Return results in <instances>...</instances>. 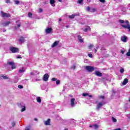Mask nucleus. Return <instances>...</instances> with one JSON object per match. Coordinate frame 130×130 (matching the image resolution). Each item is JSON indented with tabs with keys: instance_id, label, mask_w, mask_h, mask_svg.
I'll list each match as a JSON object with an SVG mask.
<instances>
[{
	"instance_id": "obj_47",
	"label": "nucleus",
	"mask_w": 130,
	"mask_h": 130,
	"mask_svg": "<svg viewBox=\"0 0 130 130\" xmlns=\"http://www.w3.org/2000/svg\"><path fill=\"white\" fill-rule=\"evenodd\" d=\"M100 98L101 99H104V96L101 95V96H100Z\"/></svg>"
},
{
	"instance_id": "obj_2",
	"label": "nucleus",
	"mask_w": 130,
	"mask_h": 130,
	"mask_svg": "<svg viewBox=\"0 0 130 130\" xmlns=\"http://www.w3.org/2000/svg\"><path fill=\"white\" fill-rule=\"evenodd\" d=\"M85 69L86 70V71L90 72H94V71H95V68H94V67L92 66H85Z\"/></svg>"
},
{
	"instance_id": "obj_34",
	"label": "nucleus",
	"mask_w": 130,
	"mask_h": 130,
	"mask_svg": "<svg viewBox=\"0 0 130 130\" xmlns=\"http://www.w3.org/2000/svg\"><path fill=\"white\" fill-rule=\"evenodd\" d=\"M119 23H120L121 24H123V23H124V20L120 19V20H119Z\"/></svg>"
},
{
	"instance_id": "obj_14",
	"label": "nucleus",
	"mask_w": 130,
	"mask_h": 130,
	"mask_svg": "<svg viewBox=\"0 0 130 130\" xmlns=\"http://www.w3.org/2000/svg\"><path fill=\"white\" fill-rule=\"evenodd\" d=\"M45 125H50V119H48L47 121H45Z\"/></svg>"
},
{
	"instance_id": "obj_36",
	"label": "nucleus",
	"mask_w": 130,
	"mask_h": 130,
	"mask_svg": "<svg viewBox=\"0 0 130 130\" xmlns=\"http://www.w3.org/2000/svg\"><path fill=\"white\" fill-rule=\"evenodd\" d=\"M124 72V69H121L120 70V73H121V74H123V72Z\"/></svg>"
},
{
	"instance_id": "obj_52",
	"label": "nucleus",
	"mask_w": 130,
	"mask_h": 130,
	"mask_svg": "<svg viewBox=\"0 0 130 130\" xmlns=\"http://www.w3.org/2000/svg\"><path fill=\"white\" fill-rule=\"evenodd\" d=\"M115 130H121V129L120 128H118L117 129H115Z\"/></svg>"
},
{
	"instance_id": "obj_28",
	"label": "nucleus",
	"mask_w": 130,
	"mask_h": 130,
	"mask_svg": "<svg viewBox=\"0 0 130 130\" xmlns=\"http://www.w3.org/2000/svg\"><path fill=\"white\" fill-rule=\"evenodd\" d=\"M76 64H74L73 65V66L71 67V69H72V70H76Z\"/></svg>"
},
{
	"instance_id": "obj_27",
	"label": "nucleus",
	"mask_w": 130,
	"mask_h": 130,
	"mask_svg": "<svg viewBox=\"0 0 130 130\" xmlns=\"http://www.w3.org/2000/svg\"><path fill=\"white\" fill-rule=\"evenodd\" d=\"M25 110H26V107L25 106V105L23 106V108L22 109H21V112H23V111H25Z\"/></svg>"
},
{
	"instance_id": "obj_15",
	"label": "nucleus",
	"mask_w": 130,
	"mask_h": 130,
	"mask_svg": "<svg viewBox=\"0 0 130 130\" xmlns=\"http://www.w3.org/2000/svg\"><path fill=\"white\" fill-rule=\"evenodd\" d=\"M87 28H84V32H88V30L91 31V27L89 26L86 25Z\"/></svg>"
},
{
	"instance_id": "obj_8",
	"label": "nucleus",
	"mask_w": 130,
	"mask_h": 130,
	"mask_svg": "<svg viewBox=\"0 0 130 130\" xmlns=\"http://www.w3.org/2000/svg\"><path fill=\"white\" fill-rule=\"evenodd\" d=\"M76 101V99L73 98L71 100V105L72 107H74L75 106V101Z\"/></svg>"
},
{
	"instance_id": "obj_48",
	"label": "nucleus",
	"mask_w": 130,
	"mask_h": 130,
	"mask_svg": "<svg viewBox=\"0 0 130 130\" xmlns=\"http://www.w3.org/2000/svg\"><path fill=\"white\" fill-rule=\"evenodd\" d=\"M39 12H40V13H42V12H43V10H42V9H40Z\"/></svg>"
},
{
	"instance_id": "obj_26",
	"label": "nucleus",
	"mask_w": 130,
	"mask_h": 130,
	"mask_svg": "<svg viewBox=\"0 0 130 130\" xmlns=\"http://www.w3.org/2000/svg\"><path fill=\"white\" fill-rule=\"evenodd\" d=\"M21 27V24H17V26H14V28L15 30H17L18 28H20Z\"/></svg>"
},
{
	"instance_id": "obj_11",
	"label": "nucleus",
	"mask_w": 130,
	"mask_h": 130,
	"mask_svg": "<svg viewBox=\"0 0 130 130\" xmlns=\"http://www.w3.org/2000/svg\"><path fill=\"white\" fill-rule=\"evenodd\" d=\"M59 43V41H55L53 43V45L52 46V47H55V46H57V45H58Z\"/></svg>"
},
{
	"instance_id": "obj_55",
	"label": "nucleus",
	"mask_w": 130,
	"mask_h": 130,
	"mask_svg": "<svg viewBox=\"0 0 130 130\" xmlns=\"http://www.w3.org/2000/svg\"><path fill=\"white\" fill-rule=\"evenodd\" d=\"M59 22H61V18L59 19Z\"/></svg>"
},
{
	"instance_id": "obj_50",
	"label": "nucleus",
	"mask_w": 130,
	"mask_h": 130,
	"mask_svg": "<svg viewBox=\"0 0 130 130\" xmlns=\"http://www.w3.org/2000/svg\"><path fill=\"white\" fill-rule=\"evenodd\" d=\"M17 58H22V57L20 56H17L16 57Z\"/></svg>"
},
{
	"instance_id": "obj_41",
	"label": "nucleus",
	"mask_w": 130,
	"mask_h": 130,
	"mask_svg": "<svg viewBox=\"0 0 130 130\" xmlns=\"http://www.w3.org/2000/svg\"><path fill=\"white\" fill-rule=\"evenodd\" d=\"M6 4H11V1L10 0H6Z\"/></svg>"
},
{
	"instance_id": "obj_7",
	"label": "nucleus",
	"mask_w": 130,
	"mask_h": 130,
	"mask_svg": "<svg viewBox=\"0 0 130 130\" xmlns=\"http://www.w3.org/2000/svg\"><path fill=\"white\" fill-rule=\"evenodd\" d=\"M102 106H103V103H99L98 104V105L96 106V109H97V110H99V109H100V108H101V107H102Z\"/></svg>"
},
{
	"instance_id": "obj_20",
	"label": "nucleus",
	"mask_w": 130,
	"mask_h": 130,
	"mask_svg": "<svg viewBox=\"0 0 130 130\" xmlns=\"http://www.w3.org/2000/svg\"><path fill=\"white\" fill-rule=\"evenodd\" d=\"M37 101L38 103H41V99L40 97L39 96L37 98Z\"/></svg>"
},
{
	"instance_id": "obj_57",
	"label": "nucleus",
	"mask_w": 130,
	"mask_h": 130,
	"mask_svg": "<svg viewBox=\"0 0 130 130\" xmlns=\"http://www.w3.org/2000/svg\"><path fill=\"white\" fill-rule=\"evenodd\" d=\"M88 96H89V97H90V98H92V95H88Z\"/></svg>"
},
{
	"instance_id": "obj_59",
	"label": "nucleus",
	"mask_w": 130,
	"mask_h": 130,
	"mask_svg": "<svg viewBox=\"0 0 130 130\" xmlns=\"http://www.w3.org/2000/svg\"><path fill=\"white\" fill-rule=\"evenodd\" d=\"M69 27H70L69 25H67V26H66V27H67V28H69Z\"/></svg>"
},
{
	"instance_id": "obj_42",
	"label": "nucleus",
	"mask_w": 130,
	"mask_h": 130,
	"mask_svg": "<svg viewBox=\"0 0 130 130\" xmlns=\"http://www.w3.org/2000/svg\"><path fill=\"white\" fill-rule=\"evenodd\" d=\"M17 105H18V106L19 107H20V108H22V105H21V103H18L17 104Z\"/></svg>"
},
{
	"instance_id": "obj_31",
	"label": "nucleus",
	"mask_w": 130,
	"mask_h": 130,
	"mask_svg": "<svg viewBox=\"0 0 130 130\" xmlns=\"http://www.w3.org/2000/svg\"><path fill=\"white\" fill-rule=\"evenodd\" d=\"M59 84H60V80H57L56 81V85H59Z\"/></svg>"
},
{
	"instance_id": "obj_24",
	"label": "nucleus",
	"mask_w": 130,
	"mask_h": 130,
	"mask_svg": "<svg viewBox=\"0 0 130 130\" xmlns=\"http://www.w3.org/2000/svg\"><path fill=\"white\" fill-rule=\"evenodd\" d=\"M112 120L113 122H116V121H117V120L115 119V118H114V117H112Z\"/></svg>"
},
{
	"instance_id": "obj_23",
	"label": "nucleus",
	"mask_w": 130,
	"mask_h": 130,
	"mask_svg": "<svg viewBox=\"0 0 130 130\" xmlns=\"http://www.w3.org/2000/svg\"><path fill=\"white\" fill-rule=\"evenodd\" d=\"M11 125L12 126V127H15V126H16V122L13 121L11 123Z\"/></svg>"
},
{
	"instance_id": "obj_35",
	"label": "nucleus",
	"mask_w": 130,
	"mask_h": 130,
	"mask_svg": "<svg viewBox=\"0 0 130 130\" xmlns=\"http://www.w3.org/2000/svg\"><path fill=\"white\" fill-rule=\"evenodd\" d=\"M82 3H83V0H78L77 1L78 4H82Z\"/></svg>"
},
{
	"instance_id": "obj_40",
	"label": "nucleus",
	"mask_w": 130,
	"mask_h": 130,
	"mask_svg": "<svg viewBox=\"0 0 130 130\" xmlns=\"http://www.w3.org/2000/svg\"><path fill=\"white\" fill-rule=\"evenodd\" d=\"M90 9H91V8H90V7L88 6V7H87V8H86L87 11V12H90Z\"/></svg>"
},
{
	"instance_id": "obj_64",
	"label": "nucleus",
	"mask_w": 130,
	"mask_h": 130,
	"mask_svg": "<svg viewBox=\"0 0 130 130\" xmlns=\"http://www.w3.org/2000/svg\"><path fill=\"white\" fill-rule=\"evenodd\" d=\"M128 101L130 102V99H129Z\"/></svg>"
},
{
	"instance_id": "obj_63",
	"label": "nucleus",
	"mask_w": 130,
	"mask_h": 130,
	"mask_svg": "<svg viewBox=\"0 0 130 130\" xmlns=\"http://www.w3.org/2000/svg\"><path fill=\"white\" fill-rule=\"evenodd\" d=\"M19 22V21H16V23H17Z\"/></svg>"
},
{
	"instance_id": "obj_62",
	"label": "nucleus",
	"mask_w": 130,
	"mask_h": 130,
	"mask_svg": "<svg viewBox=\"0 0 130 130\" xmlns=\"http://www.w3.org/2000/svg\"><path fill=\"white\" fill-rule=\"evenodd\" d=\"M6 29L3 30V32H6Z\"/></svg>"
},
{
	"instance_id": "obj_60",
	"label": "nucleus",
	"mask_w": 130,
	"mask_h": 130,
	"mask_svg": "<svg viewBox=\"0 0 130 130\" xmlns=\"http://www.w3.org/2000/svg\"><path fill=\"white\" fill-rule=\"evenodd\" d=\"M58 1H59L60 3H61V2H62L61 0H58Z\"/></svg>"
},
{
	"instance_id": "obj_4",
	"label": "nucleus",
	"mask_w": 130,
	"mask_h": 130,
	"mask_svg": "<svg viewBox=\"0 0 130 130\" xmlns=\"http://www.w3.org/2000/svg\"><path fill=\"white\" fill-rule=\"evenodd\" d=\"M1 14L3 18H10L11 17V14L10 13H6L4 11H1Z\"/></svg>"
},
{
	"instance_id": "obj_3",
	"label": "nucleus",
	"mask_w": 130,
	"mask_h": 130,
	"mask_svg": "<svg viewBox=\"0 0 130 130\" xmlns=\"http://www.w3.org/2000/svg\"><path fill=\"white\" fill-rule=\"evenodd\" d=\"M125 23H126V24H127L126 25H121V26L123 28H124V29H128L130 32V24H129V22L127 20H126Z\"/></svg>"
},
{
	"instance_id": "obj_38",
	"label": "nucleus",
	"mask_w": 130,
	"mask_h": 130,
	"mask_svg": "<svg viewBox=\"0 0 130 130\" xmlns=\"http://www.w3.org/2000/svg\"><path fill=\"white\" fill-rule=\"evenodd\" d=\"M88 56H89V57H90V58H92V57H93V54H92L91 53L88 54Z\"/></svg>"
},
{
	"instance_id": "obj_21",
	"label": "nucleus",
	"mask_w": 130,
	"mask_h": 130,
	"mask_svg": "<svg viewBox=\"0 0 130 130\" xmlns=\"http://www.w3.org/2000/svg\"><path fill=\"white\" fill-rule=\"evenodd\" d=\"M50 4L51 5H54V4H55V0H50Z\"/></svg>"
},
{
	"instance_id": "obj_10",
	"label": "nucleus",
	"mask_w": 130,
	"mask_h": 130,
	"mask_svg": "<svg viewBox=\"0 0 130 130\" xmlns=\"http://www.w3.org/2000/svg\"><path fill=\"white\" fill-rule=\"evenodd\" d=\"M121 41H122L123 42H126V40H127V38L126 37V36H122L121 38Z\"/></svg>"
},
{
	"instance_id": "obj_43",
	"label": "nucleus",
	"mask_w": 130,
	"mask_h": 130,
	"mask_svg": "<svg viewBox=\"0 0 130 130\" xmlns=\"http://www.w3.org/2000/svg\"><path fill=\"white\" fill-rule=\"evenodd\" d=\"M18 87L19 89H23V86L22 85H19Z\"/></svg>"
},
{
	"instance_id": "obj_13",
	"label": "nucleus",
	"mask_w": 130,
	"mask_h": 130,
	"mask_svg": "<svg viewBox=\"0 0 130 130\" xmlns=\"http://www.w3.org/2000/svg\"><path fill=\"white\" fill-rule=\"evenodd\" d=\"M18 41L20 42V43H24V42H25V39L24 37H21L20 39L18 40Z\"/></svg>"
},
{
	"instance_id": "obj_54",
	"label": "nucleus",
	"mask_w": 130,
	"mask_h": 130,
	"mask_svg": "<svg viewBox=\"0 0 130 130\" xmlns=\"http://www.w3.org/2000/svg\"><path fill=\"white\" fill-rule=\"evenodd\" d=\"M87 3H90L91 2V0H87Z\"/></svg>"
},
{
	"instance_id": "obj_46",
	"label": "nucleus",
	"mask_w": 130,
	"mask_h": 130,
	"mask_svg": "<svg viewBox=\"0 0 130 130\" xmlns=\"http://www.w3.org/2000/svg\"><path fill=\"white\" fill-rule=\"evenodd\" d=\"M94 126L95 127V128H98V127H99L98 125H97L96 124L94 125Z\"/></svg>"
},
{
	"instance_id": "obj_44",
	"label": "nucleus",
	"mask_w": 130,
	"mask_h": 130,
	"mask_svg": "<svg viewBox=\"0 0 130 130\" xmlns=\"http://www.w3.org/2000/svg\"><path fill=\"white\" fill-rule=\"evenodd\" d=\"M57 79L55 78H53L51 79V81H53V82H55V81H56Z\"/></svg>"
},
{
	"instance_id": "obj_37",
	"label": "nucleus",
	"mask_w": 130,
	"mask_h": 130,
	"mask_svg": "<svg viewBox=\"0 0 130 130\" xmlns=\"http://www.w3.org/2000/svg\"><path fill=\"white\" fill-rule=\"evenodd\" d=\"M15 63L13 62H8V64H10V66H13Z\"/></svg>"
},
{
	"instance_id": "obj_18",
	"label": "nucleus",
	"mask_w": 130,
	"mask_h": 130,
	"mask_svg": "<svg viewBox=\"0 0 130 130\" xmlns=\"http://www.w3.org/2000/svg\"><path fill=\"white\" fill-rule=\"evenodd\" d=\"M1 79H4V80H8V79H9V77L5 75H2L1 76Z\"/></svg>"
},
{
	"instance_id": "obj_33",
	"label": "nucleus",
	"mask_w": 130,
	"mask_h": 130,
	"mask_svg": "<svg viewBox=\"0 0 130 130\" xmlns=\"http://www.w3.org/2000/svg\"><path fill=\"white\" fill-rule=\"evenodd\" d=\"M15 5H19V4H20V1H19L18 0H16L15 1Z\"/></svg>"
},
{
	"instance_id": "obj_22",
	"label": "nucleus",
	"mask_w": 130,
	"mask_h": 130,
	"mask_svg": "<svg viewBox=\"0 0 130 130\" xmlns=\"http://www.w3.org/2000/svg\"><path fill=\"white\" fill-rule=\"evenodd\" d=\"M75 17H76V15L72 14L70 16H69L70 19H74Z\"/></svg>"
},
{
	"instance_id": "obj_51",
	"label": "nucleus",
	"mask_w": 130,
	"mask_h": 130,
	"mask_svg": "<svg viewBox=\"0 0 130 130\" xmlns=\"http://www.w3.org/2000/svg\"><path fill=\"white\" fill-rule=\"evenodd\" d=\"M30 75H31V76H34V73L30 72Z\"/></svg>"
},
{
	"instance_id": "obj_5",
	"label": "nucleus",
	"mask_w": 130,
	"mask_h": 130,
	"mask_svg": "<svg viewBox=\"0 0 130 130\" xmlns=\"http://www.w3.org/2000/svg\"><path fill=\"white\" fill-rule=\"evenodd\" d=\"M48 79H49V75H48V74H45L43 78V81L44 82H47L48 81Z\"/></svg>"
},
{
	"instance_id": "obj_39",
	"label": "nucleus",
	"mask_w": 130,
	"mask_h": 130,
	"mask_svg": "<svg viewBox=\"0 0 130 130\" xmlns=\"http://www.w3.org/2000/svg\"><path fill=\"white\" fill-rule=\"evenodd\" d=\"M127 56H130V49L129 51L126 53Z\"/></svg>"
},
{
	"instance_id": "obj_58",
	"label": "nucleus",
	"mask_w": 130,
	"mask_h": 130,
	"mask_svg": "<svg viewBox=\"0 0 130 130\" xmlns=\"http://www.w3.org/2000/svg\"><path fill=\"white\" fill-rule=\"evenodd\" d=\"M89 127H93V126H92L91 125H89Z\"/></svg>"
},
{
	"instance_id": "obj_12",
	"label": "nucleus",
	"mask_w": 130,
	"mask_h": 130,
	"mask_svg": "<svg viewBox=\"0 0 130 130\" xmlns=\"http://www.w3.org/2000/svg\"><path fill=\"white\" fill-rule=\"evenodd\" d=\"M94 74L95 76H98V77H102V73L98 71H96Z\"/></svg>"
},
{
	"instance_id": "obj_25",
	"label": "nucleus",
	"mask_w": 130,
	"mask_h": 130,
	"mask_svg": "<svg viewBox=\"0 0 130 130\" xmlns=\"http://www.w3.org/2000/svg\"><path fill=\"white\" fill-rule=\"evenodd\" d=\"M82 96H83V97H86V96H89V93H83L82 94Z\"/></svg>"
},
{
	"instance_id": "obj_30",
	"label": "nucleus",
	"mask_w": 130,
	"mask_h": 130,
	"mask_svg": "<svg viewBox=\"0 0 130 130\" xmlns=\"http://www.w3.org/2000/svg\"><path fill=\"white\" fill-rule=\"evenodd\" d=\"M92 47H94V45L93 44H90L88 46V48L89 49H91V48H92Z\"/></svg>"
},
{
	"instance_id": "obj_49",
	"label": "nucleus",
	"mask_w": 130,
	"mask_h": 130,
	"mask_svg": "<svg viewBox=\"0 0 130 130\" xmlns=\"http://www.w3.org/2000/svg\"><path fill=\"white\" fill-rule=\"evenodd\" d=\"M100 2H101V3H105V0H100Z\"/></svg>"
},
{
	"instance_id": "obj_6",
	"label": "nucleus",
	"mask_w": 130,
	"mask_h": 130,
	"mask_svg": "<svg viewBox=\"0 0 130 130\" xmlns=\"http://www.w3.org/2000/svg\"><path fill=\"white\" fill-rule=\"evenodd\" d=\"M45 32L47 34H50L52 32V29L51 28L48 27L46 28Z\"/></svg>"
},
{
	"instance_id": "obj_45",
	"label": "nucleus",
	"mask_w": 130,
	"mask_h": 130,
	"mask_svg": "<svg viewBox=\"0 0 130 130\" xmlns=\"http://www.w3.org/2000/svg\"><path fill=\"white\" fill-rule=\"evenodd\" d=\"M90 12H92V13H95V12H96V9L95 8H93L92 11Z\"/></svg>"
},
{
	"instance_id": "obj_16",
	"label": "nucleus",
	"mask_w": 130,
	"mask_h": 130,
	"mask_svg": "<svg viewBox=\"0 0 130 130\" xmlns=\"http://www.w3.org/2000/svg\"><path fill=\"white\" fill-rule=\"evenodd\" d=\"M127 83H128V79H127V78H125L122 82V85H126Z\"/></svg>"
},
{
	"instance_id": "obj_56",
	"label": "nucleus",
	"mask_w": 130,
	"mask_h": 130,
	"mask_svg": "<svg viewBox=\"0 0 130 130\" xmlns=\"http://www.w3.org/2000/svg\"><path fill=\"white\" fill-rule=\"evenodd\" d=\"M94 51H95V52H97V49H95Z\"/></svg>"
},
{
	"instance_id": "obj_61",
	"label": "nucleus",
	"mask_w": 130,
	"mask_h": 130,
	"mask_svg": "<svg viewBox=\"0 0 130 130\" xmlns=\"http://www.w3.org/2000/svg\"><path fill=\"white\" fill-rule=\"evenodd\" d=\"M25 130H30L29 128H27V129H25Z\"/></svg>"
},
{
	"instance_id": "obj_9",
	"label": "nucleus",
	"mask_w": 130,
	"mask_h": 130,
	"mask_svg": "<svg viewBox=\"0 0 130 130\" xmlns=\"http://www.w3.org/2000/svg\"><path fill=\"white\" fill-rule=\"evenodd\" d=\"M77 38L79 42H80V43H83V42H84V40H83V39L82 38V36H81L80 35H78Z\"/></svg>"
},
{
	"instance_id": "obj_32",
	"label": "nucleus",
	"mask_w": 130,
	"mask_h": 130,
	"mask_svg": "<svg viewBox=\"0 0 130 130\" xmlns=\"http://www.w3.org/2000/svg\"><path fill=\"white\" fill-rule=\"evenodd\" d=\"M11 68L12 70H15V69H16V66L15 65V63L11 66Z\"/></svg>"
},
{
	"instance_id": "obj_19",
	"label": "nucleus",
	"mask_w": 130,
	"mask_h": 130,
	"mask_svg": "<svg viewBox=\"0 0 130 130\" xmlns=\"http://www.w3.org/2000/svg\"><path fill=\"white\" fill-rule=\"evenodd\" d=\"M11 24V22L10 21H7L6 22L3 23L4 26H5V27H6V26H8V25Z\"/></svg>"
},
{
	"instance_id": "obj_53",
	"label": "nucleus",
	"mask_w": 130,
	"mask_h": 130,
	"mask_svg": "<svg viewBox=\"0 0 130 130\" xmlns=\"http://www.w3.org/2000/svg\"><path fill=\"white\" fill-rule=\"evenodd\" d=\"M34 120H35L36 121H37L38 120V119L37 118H35Z\"/></svg>"
},
{
	"instance_id": "obj_1",
	"label": "nucleus",
	"mask_w": 130,
	"mask_h": 130,
	"mask_svg": "<svg viewBox=\"0 0 130 130\" xmlns=\"http://www.w3.org/2000/svg\"><path fill=\"white\" fill-rule=\"evenodd\" d=\"M9 50L12 53H17L19 51L18 48L15 47H10Z\"/></svg>"
},
{
	"instance_id": "obj_17",
	"label": "nucleus",
	"mask_w": 130,
	"mask_h": 130,
	"mask_svg": "<svg viewBox=\"0 0 130 130\" xmlns=\"http://www.w3.org/2000/svg\"><path fill=\"white\" fill-rule=\"evenodd\" d=\"M24 72H25V69H24V68H22L21 69H20L18 71V73H19L20 74H22V73H24Z\"/></svg>"
},
{
	"instance_id": "obj_29",
	"label": "nucleus",
	"mask_w": 130,
	"mask_h": 130,
	"mask_svg": "<svg viewBox=\"0 0 130 130\" xmlns=\"http://www.w3.org/2000/svg\"><path fill=\"white\" fill-rule=\"evenodd\" d=\"M27 15L29 18H32V13L31 12L28 13Z\"/></svg>"
}]
</instances>
